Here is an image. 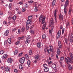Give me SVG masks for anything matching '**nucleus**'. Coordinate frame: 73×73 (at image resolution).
Listing matches in <instances>:
<instances>
[{
    "label": "nucleus",
    "mask_w": 73,
    "mask_h": 73,
    "mask_svg": "<svg viewBox=\"0 0 73 73\" xmlns=\"http://www.w3.org/2000/svg\"><path fill=\"white\" fill-rule=\"evenodd\" d=\"M18 39L19 40H22L24 39V37H19L18 38Z\"/></svg>",
    "instance_id": "nucleus-35"
},
{
    "label": "nucleus",
    "mask_w": 73,
    "mask_h": 73,
    "mask_svg": "<svg viewBox=\"0 0 73 73\" xmlns=\"http://www.w3.org/2000/svg\"><path fill=\"white\" fill-rule=\"evenodd\" d=\"M19 69H21V70L23 69V65H20L19 66Z\"/></svg>",
    "instance_id": "nucleus-32"
},
{
    "label": "nucleus",
    "mask_w": 73,
    "mask_h": 73,
    "mask_svg": "<svg viewBox=\"0 0 73 73\" xmlns=\"http://www.w3.org/2000/svg\"><path fill=\"white\" fill-rule=\"evenodd\" d=\"M34 5L36 7H38V3L37 2H35L34 3Z\"/></svg>",
    "instance_id": "nucleus-20"
},
{
    "label": "nucleus",
    "mask_w": 73,
    "mask_h": 73,
    "mask_svg": "<svg viewBox=\"0 0 73 73\" xmlns=\"http://www.w3.org/2000/svg\"><path fill=\"white\" fill-rule=\"evenodd\" d=\"M69 39L68 38H66L65 39V41L66 44H68V41H69Z\"/></svg>",
    "instance_id": "nucleus-26"
},
{
    "label": "nucleus",
    "mask_w": 73,
    "mask_h": 73,
    "mask_svg": "<svg viewBox=\"0 0 73 73\" xmlns=\"http://www.w3.org/2000/svg\"><path fill=\"white\" fill-rule=\"evenodd\" d=\"M7 40H5L4 42V45L5 46L6 45H7Z\"/></svg>",
    "instance_id": "nucleus-49"
},
{
    "label": "nucleus",
    "mask_w": 73,
    "mask_h": 73,
    "mask_svg": "<svg viewBox=\"0 0 73 73\" xmlns=\"http://www.w3.org/2000/svg\"><path fill=\"white\" fill-rule=\"evenodd\" d=\"M1 68L3 70H4V69L5 68V67L4 66H2L1 67Z\"/></svg>",
    "instance_id": "nucleus-62"
},
{
    "label": "nucleus",
    "mask_w": 73,
    "mask_h": 73,
    "mask_svg": "<svg viewBox=\"0 0 73 73\" xmlns=\"http://www.w3.org/2000/svg\"><path fill=\"white\" fill-rule=\"evenodd\" d=\"M23 54V52L20 53L18 55V56L20 57V56H22Z\"/></svg>",
    "instance_id": "nucleus-42"
},
{
    "label": "nucleus",
    "mask_w": 73,
    "mask_h": 73,
    "mask_svg": "<svg viewBox=\"0 0 73 73\" xmlns=\"http://www.w3.org/2000/svg\"><path fill=\"white\" fill-rule=\"evenodd\" d=\"M64 19V16L62 14H60L59 15V19L61 20H63Z\"/></svg>",
    "instance_id": "nucleus-13"
},
{
    "label": "nucleus",
    "mask_w": 73,
    "mask_h": 73,
    "mask_svg": "<svg viewBox=\"0 0 73 73\" xmlns=\"http://www.w3.org/2000/svg\"><path fill=\"white\" fill-rule=\"evenodd\" d=\"M29 55H31L32 54V50H30L29 52Z\"/></svg>",
    "instance_id": "nucleus-41"
},
{
    "label": "nucleus",
    "mask_w": 73,
    "mask_h": 73,
    "mask_svg": "<svg viewBox=\"0 0 73 73\" xmlns=\"http://www.w3.org/2000/svg\"><path fill=\"white\" fill-rule=\"evenodd\" d=\"M43 67L44 68H46L48 67V65L46 64H44L43 65Z\"/></svg>",
    "instance_id": "nucleus-38"
},
{
    "label": "nucleus",
    "mask_w": 73,
    "mask_h": 73,
    "mask_svg": "<svg viewBox=\"0 0 73 73\" xmlns=\"http://www.w3.org/2000/svg\"><path fill=\"white\" fill-rule=\"evenodd\" d=\"M70 38H73V34L72 33L70 35Z\"/></svg>",
    "instance_id": "nucleus-54"
},
{
    "label": "nucleus",
    "mask_w": 73,
    "mask_h": 73,
    "mask_svg": "<svg viewBox=\"0 0 73 73\" xmlns=\"http://www.w3.org/2000/svg\"><path fill=\"white\" fill-rule=\"evenodd\" d=\"M48 51V49L46 48H45L44 50V53H46V52Z\"/></svg>",
    "instance_id": "nucleus-44"
},
{
    "label": "nucleus",
    "mask_w": 73,
    "mask_h": 73,
    "mask_svg": "<svg viewBox=\"0 0 73 73\" xmlns=\"http://www.w3.org/2000/svg\"><path fill=\"white\" fill-rule=\"evenodd\" d=\"M39 21L40 22H41V21H42L41 23L42 24H44L42 27V30L43 31V30H44L45 27H46V24H45V23H44L45 21V18L44 17L43 18V15H41L40 16V17L39 19Z\"/></svg>",
    "instance_id": "nucleus-1"
},
{
    "label": "nucleus",
    "mask_w": 73,
    "mask_h": 73,
    "mask_svg": "<svg viewBox=\"0 0 73 73\" xmlns=\"http://www.w3.org/2000/svg\"><path fill=\"white\" fill-rule=\"evenodd\" d=\"M58 46H59V48L61 49L62 48V44L61 42V41H59L58 42Z\"/></svg>",
    "instance_id": "nucleus-12"
},
{
    "label": "nucleus",
    "mask_w": 73,
    "mask_h": 73,
    "mask_svg": "<svg viewBox=\"0 0 73 73\" xmlns=\"http://www.w3.org/2000/svg\"><path fill=\"white\" fill-rule=\"evenodd\" d=\"M52 67L53 69L56 70L57 68V65L55 64H52Z\"/></svg>",
    "instance_id": "nucleus-7"
},
{
    "label": "nucleus",
    "mask_w": 73,
    "mask_h": 73,
    "mask_svg": "<svg viewBox=\"0 0 73 73\" xmlns=\"http://www.w3.org/2000/svg\"><path fill=\"white\" fill-rule=\"evenodd\" d=\"M55 3L56 0H53L52 1V3L53 7H54V5H55Z\"/></svg>",
    "instance_id": "nucleus-19"
},
{
    "label": "nucleus",
    "mask_w": 73,
    "mask_h": 73,
    "mask_svg": "<svg viewBox=\"0 0 73 73\" xmlns=\"http://www.w3.org/2000/svg\"><path fill=\"white\" fill-rule=\"evenodd\" d=\"M16 30V28H14L13 29V30H12V32H15Z\"/></svg>",
    "instance_id": "nucleus-52"
},
{
    "label": "nucleus",
    "mask_w": 73,
    "mask_h": 73,
    "mask_svg": "<svg viewBox=\"0 0 73 73\" xmlns=\"http://www.w3.org/2000/svg\"><path fill=\"white\" fill-rule=\"evenodd\" d=\"M65 60L67 64H69V62H71L72 60L70 58L67 57V58H66Z\"/></svg>",
    "instance_id": "nucleus-5"
},
{
    "label": "nucleus",
    "mask_w": 73,
    "mask_h": 73,
    "mask_svg": "<svg viewBox=\"0 0 73 73\" xmlns=\"http://www.w3.org/2000/svg\"><path fill=\"white\" fill-rule=\"evenodd\" d=\"M50 27H53V22L52 21H50Z\"/></svg>",
    "instance_id": "nucleus-27"
},
{
    "label": "nucleus",
    "mask_w": 73,
    "mask_h": 73,
    "mask_svg": "<svg viewBox=\"0 0 73 73\" xmlns=\"http://www.w3.org/2000/svg\"><path fill=\"white\" fill-rule=\"evenodd\" d=\"M20 29H18V34H20Z\"/></svg>",
    "instance_id": "nucleus-58"
},
{
    "label": "nucleus",
    "mask_w": 73,
    "mask_h": 73,
    "mask_svg": "<svg viewBox=\"0 0 73 73\" xmlns=\"http://www.w3.org/2000/svg\"><path fill=\"white\" fill-rule=\"evenodd\" d=\"M70 56L72 60H73V55L72 54L70 53Z\"/></svg>",
    "instance_id": "nucleus-39"
},
{
    "label": "nucleus",
    "mask_w": 73,
    "mask_h": 73,
    "mask_svg": "<svg viewBox=\"0 0 73 73\" xmlns=\"http://www.w3.org/2000/svg\"><path fill=\"white\" fill-rule=\"evenodd\" d=\"M20 41L19 40L15 42V44L16 45H17L18 44H20Z\"/></svg>",
    "instance_id": "nucleus-34"
},
{
    "label": "nucleus",
    "mask_w": 73,
    "mask_h": 73,
    "mask_svg": "<svg viewBox=\"0 0 73 73\" xmlns=\"http://www.w3.org/2000/svg\"><path fill=\"white\" fill-rule=\"evenodd\" d=\"M14 72L15 73H17V72H18V70L16 69H15L14 70Z\"/></svg>",
    "instance_id": "nucleus-51"
},
{
    "label": "nucleus",
    "mask_w": 73,
    "mask_h": 73,
    "mask_svg": "<svg viewBox=\"0 0 73 73\" xmlns=\"http://www.w3.org/2000/svg\"><path fill=\"white\" fill-rule=\"evenodd\" d=\"M69 42H72L73 43V40L71 39L69 40Z\"/></svg>",
    "instance_id": "nucleus-53"
},
{
    "label": "nucleus",
    "mask_w": 73,
    "mask_h": 73,
    "mask_svg": "<svg viewBox=\"0 0 73 73\" xmlns=\"http://www.w3.org/2000/svg\"><path fill=\"white\" fill-rule=\"evenodd\" d=\"M8 19L9 20H12V17L11 16H9L8 18Z\"/></svg>",
    "instance_id": "nucleus-48"
},
{
    "label": "nucleus",
    "mask_w": 73,
    "mask_h": 73,
    "mask_svg": "<svg viewBox=\"0 0 73 73\" xmlns=\"http://www.w3.org/2000/svg\"><path fill=\"white\" fill-rule=\"evenodd\" d=\"M35 12H37V11H38V8H37V7H36L35 8Z\"/></svg>",
    "instance_id": "nucleus-46"
},
{
    "label": "nucleus",
    "mask_w": 73,
    "mask_h": 73,
    "mask_svg": "<svg viewBox=\"0 0 73 73\" xmlns=\"http://www.w3.org/2000/svg\"><path fill=\"white\" fill-rule=\"evenodd\" d=\"M18 53H19V50H16L14 52V54L15 55H16L18 54Z\"/></svg>",
    "instance_id": "nucleus-21"
},
{
    "label": "nucleus",
    "mask_w": 73,
    "mask_h": 73,
    "mask_svg": "<svg viewBox=\"0 0 73 73\" xmlns=\"http://www.w3.org/2000/svg\"><path fill=\"white\" fill-rule=\"evenodd\" d=\"M8 58V55L7 54H4L2 56V58L3 60H5Z\"/></svg>",
    "instance_id": "nucleus-10"
},
{
    "label": "nucleus",
    "mask_w": 73,
    "mask_h": 73,
    "mask_svg": "<svg viewBox=\"0 0 73 73\" xmlns=\"http://www.w3.org/2000/svg\"><path fill=\"white\" fill-rule=\"evenodd\" d=\"M61 35V31L59 30L57 34V38H60V36Z\"/></svg>",
    "instance_id": "nucleus-11"
},
{
    "label": "nucleus",
    "mask_w": 73,
    "mask_h": 73,
    "mask_svg": "<svg viewBox=\"0 0 73 73\" xmlns=\"http://www.w3.org/2000/svg\"><path fill=\"white\" fill-rule=\"evenodd\" d=\"M64 57H61L60 59V60H61V61L64 60Z\"/></svg>",
    "instance_id": "nucleus-59"
},
{
    "label": "nucleus",
    "mask_w": 73,
    "mask_h": 73,
    "mask_svg": "<svg viewBox=\"0 0 73 73\" xmlns=\"http://www.w3.org/2000/svg\"><path fill=\"white\" fill-rule=\"evenodd\" d=\"M46 37V35H42V38L43 39L45 38Z\"/></svg>",
    "instance_id": "nucleus-47"
},
{
    "label": "nucleus",
    "mask_w": 73,
    "mask_h": 73,
    "mask_svg": "<svg viewBox=\"0 0 73 73\" xmlns=\"http://www.w3.org/2000/svg\"><path fill=\"white\" fill-rule=\"evenodd\" d=\"M39 55L38 54L36 55L34 57L35 60H37L39 58Z\"/></svg>",
    "instance_id": "nucleus-23"
},
{
    "label": "nucleus",
    "mask_w": 73,
    "mask_h": 73,
    "mask_svg": "<svg viewBox=\"0 0 73 73\" xmlns=\"http://www.w3.org/2000/svg\"><path fill=\"white\" fill-rule=\"evenodd\" d=\"M16 15H15L12 17V19L14 21H15V20H16Z\"/></svg>",
    "instance_id": "nucleus-29"
},
{
    "label": "nucleus",
    "mask_w": 73,
    "mask_h": 73,
    "mask_svg": "<svg viewBox=\"0 0 73 73\" xmlns=\"http://www.w3.org/2000/svg\"><path fill=\"white\" fill-rule=\"evenodd\" d=\"M51 51L52 52H53V47L51 45H50V49L47 50L48 54H50V52Z\"/></svg>",
    "instance_id": "nucleus-4"
},
{
    "label": "nucleus",
    "mask_w": 73,
    "mask_h": 73,
    "mask_svg": "<svg viewBox=\"0 0 73 73\" xmlns=\"http://www.w3.org/2000/svg\"><path fill=\"white\" fill-rule=\"evenodd\" d=\"M56 13H57V11H56V10H55L54 11V17L55 20V21L56 23V22L57 21V17H56Z\"/></svg>",
    "instance_id": "nucleus-6"
},
{
    "label": "nucleus",
    "mask_w": 73,
    "mask_h": 73,
    "mask_svg": "<svg viewBox=\"0 0 73 73\" xmlns=\"http://www.w3.org/2000/svg\"><path fill=\"white\" fill-rule=\"evenodd\" d=\"M31 38V36H27L26 37V39H28V40H29V39Z\"/></svg>",
    "instance_id": "nucleus-45"
},
{
    "label": "nucleus",
    "mask_w": 73,
    "mask_h": 73,
    "mask_svg": "<svg viewBox=\"0 0 73 73\" xmlns=\"http://www.w3.org/2000/svg\"><path fill=\"white\" fill-rule=\"evenodd\" d=\"M3 24H4V25H6L7 24V23L6 22V21H3Z\"/></svg>",
    "instance_id": "nucleus-50"
},
{
    "label": "nucleus",
    "mask_w": 73,
    "mask_h": 73,
    "mask_svg": "<svg viewBox=\"0 0 73 73\" xmlns=\"http://www.w3.org/2000/svg\"><path fill=\"white\" fill-rule=\"evenodd\" d=\"M15 10L17 12H19V8L17 7L15 9Z\"/></svg>",
    "instance_id": "nucleus-56"
},
{
    "label": "nucleus",
    "mask_w": 73,
    "mask_h": 73,
    "mask_svg": "<svg viewBox=\"0 0 73 73\" xmlns=\"http://www.w3.org/2000/svg\"><path fill=\"white\" fill-rule=\"evenodd\" d=\"M68 4H69V1L68 0H66L64 4V11L65 15H66L67 12H68V10L66 8H67V7H68Z\"/></svg>",
    "instance_id": "nucleus-2"
},
{
    "label": "nucleus",
    "mask_w": 73,
    "mask_h": 73,
    "mask_svg": "<svg viewBox=\"0 0 73 73\" xmlns=\"http://www.w3.org/2000/svg\"><path fill=\"white\" fill-rule=\"evenodd\" d=\"M13 61V59L11 58H9L7 60V62L8 63H11Z\"/></svg>",
    "instance_id": "nucleus-9"
},
{
    "label": "nucleus",
    "mask_w": 73,
    "mask_h": 73,
    "mask_svg": "<svg viewBox=\"0 0 73 73\" xmlns=\"http://www.w3.org/2000/svg\"><path fill=\"white\" fill-rule=\"evenodd\" d=\"M7 42L9 44H11L12 42H11V38H9L7 40Z\"/></svg>",
    "instance_id": "nucleus-18"
},
{
    "label": "nucleus",
    "mask_w": 73,
    "mask_h": 73,
    "mask_svg": "<svg viewBox=\"0 0 73 73\" xmlns=\"http://www.w3.org/2000/svg\"><path fill=\"white\" fill-rule=\"evenodd\" d=\"M28 20H31L32 19V16H30L28 17Z\"/></svg>",
    "instance_id": "nucleus-33"
},
{
    "label": "nucleus",
    "mask_w": 73,
    "mask_h": 73,
    "mask_svg": "<svg viewBox=\"0 0 73 73\" xmlns=\"http://www.w3.org/2000/svg\"><path fill=\"white\" fill-rule=\"evenodd\" d=\"M71 13H72V10H71V9H70L68 15H71Z\"/></svg>",
    "instance_id": "nucleus-37"
},
{
    "label": "nucleus",
    "mask_w": 73,
    "mask_h": 73,
    "mask_svg": "<svg viewBox=\"0 0 73 73\" xmlns=\"http://www.w3.org/2000/svg\"><path fill=\"white\" fill-rule=\"evenodd\" d=\"M44 71L45 72H48L49 71V68H45L44 69Z\"/></svg>",
    "instance_id": "nucleus-28"
},
{
    "label": "nucleus",
    "mask_w": 73,
    "mask_h": 73,
    "mask_svg": "<svg viewBox=\"0 0 73 73\" xmlns=\"http://www.w3.org/2000/svg\"><path fill=\"white\" fill-rule=\"evenodd\" d=\"M52 61H50L48 62L49 64H52Z\"/></svg>",
    "instance_id": "nucleus-64"
},
{
    "label": "nucleus",
    "mask_w": 73,
    "mask_h": 73,
    "mask_svg": "<svg viewBox=\"0 0 73 73\" xmlns=\"http://www.w3.org/2000/svg\"><path fill=\"white\" fill-rule=\"evenodd\" d=\"M25 57L26 58V59H27V60H29V56H28V54H25Z\"/></svg>",
    "instance_id": "nucleus-30"
},
{
    "label": "nucleus",
    "mask_w": 73,
    "mask_h": 73,
    "mask_svg": "<svg viewBox=\"0 0 73 73\" xmlns=\"http://www.w3.org/2000/svg\"><path fill=\"white\" fill-rule=\"evenodd\" d=\"M41 42H39L37 44V45L38 48H40L41 47Z\"/></svg>",
    "instance_id": "nucleus-24"
},
{
    "label": "nucleus",
    "mask_w": 73,
    "mask_h": 73,
    "mask_svg": "<svg viewBox=\"0 0 73 73\" xmlns=\"http://www.w3.org/2000/svg\"><path fill=\"white\" fill-rule=\"evenodd\" d=\"M4 53V51L3 50L0 51V54H3Z\"/></svg>",
    "instance_id": "nucleus-36"
},
{
    "label": "nucleus",
    "mask_w": 73,
    "mask_h": 73,
    "mask_svg": "<svg viewBox=\"0 0 73 73\" xmlns=\"http://www.w3.org/2000/svg\"><path fill=\"white\" fill-rule=\"evenodd\" d=\"M26 40L25 41V42L26 44H28V43H29L30 42V40L29 39H26Z\"/></svg>",
    "instance_id": "nucleus-31"
},
{
    "label": "nucleus",
    "mask_w": 73,
    "mask_h": 73,
    "mask_svg": "<svg viewBox=\"0 0 73 73\" xmlns=\"http://www.w3.org/2000/svg\"><path fill=\"white\" fill-rule=\"evenodd\" d=\"M9 32V30H7L4 33V36H8Z\"/></svg>",
    "instance_id": "nucleus-15"
},
{
    "label": "nucleus",
    "mask_w": 73,
    "mask_h": 73,
    "mask_svg": "<svg viewBox=\"0 0 73 73\" xmlns=\"http://www.w3.org/2000/svg\"><path fill=\"white\" fill-rule=\"evenodd\" d=\"M19 4H20V5H22V4H23V3L22 2H19Z\"/></svg>",
    "instance_id": "nucleus-61"
},
{
    "label": "nucleus",
    "mask_w": 73,
    "mask_h": 73,
    "mask_svg": "<svg viewBox=\"0 0 73 73\" xmlns=\"http://www.w3.org/2000/svg\"><path fill=\"white\" fill-rule=\"evenodd\" d=\"M31 64V61L29 60H28L27 61V65L29 66V65Z\"/></svg>",
    "instance_id": "nucleus-40"
},
{
    "label": "nucleus",
    "mask_w": 73,
    "mask_h": 73,
    "mask_svg": "<svg viewBox=\"0 0 73 73\" xmlns=\"http://www.w3.org/2000/svg\"><path fill=\"white\" fill-rule=\"evenodd\" d=\"M6 72H8L10 70V68L9 67H6L5 69Z\"/></svg>",
    "instance_id": "nucleus-22"
},
{
    "label": "nucleus",
    "mask_w": 73,
    "mask_h": 73,
    "mask_svg": "<svg viewBox=\"0 0 73 73\" xmlns=\"http://www.w3.org/2000/svg\"><path fill=\"white\" fill-rule=\"evenodd\" d=\"M64 29H63L62 30V34H64Z\"/></svg>",
    "instance_id": "nucleus-63"
},
{
    "label": "nucleus",
    "mask_w": 73,
    "mask_h": 73,
    "mask_svg": "<svg viewBox=\"0 0 73 73\" xmlns=\"http://www.w3.org/2000/svg\"><path fill=\"white\" fill-rule=\"evenodd\" d=\"M25 27H23L21 29V32H24V31H25Z\"/></svg>",
    "instance_id": "nucleus-25"
},
{
    "label": "nucleus",
    "mask_w": 73,
    "mask_h": 73,
    "mask_svg": "<svg viewBox=\"0 0 73 73\" xmlns=\"http://www.w3.org/2000/svg\"><path fill=\"white\" fill-rule=\"evenodd\" d=\"M22 12H24L25 11V8H23L22 9Z\"/></svg>",
    "instance_id": "nucleus-55"
},
{
    "label": "nucleus",
    "mask_w": 73,
    "mask_h": 73,
    "mask_svg": "<svg viewBox=\"0 0 73 73\" xmlns=\"http://www.w3.org/2000/svg\"><path fill=\"white\" fill-rule=\"evenodd\" d=\"M31 21L29 20H27V24L26 25V29L27 31V30H28V29H29V24H31Z\"/></svg>",
    "instance_id": "nucleus-3"
},
{
    "label": "nucleus",
    "mask_w": 73,
    "mask_h": 73,
    "mask_svg": "<svg viewBox=\"0 0 73 73\" xmlns=\"http://www.w3.org/2000/svg\"><path fill=\"white\" fill-rule=\"evenodd\" d=\"M25 8H27V7H28V4L27 3H25Z\"/></svg>",
    "instance_id": "nucleus-57"
},
{
    "label": "nucleus",
    "mask_w": 73,
    "mask_h": 73,
    "mask_svg": "<svg viewBox=\"0 0 73 73\" xmlns=\"http://www.w3.org/2000/svg\"><path fill=\"white\" fill-rule=\"evenodd\" d=\"M68 67L70 70L72 69V66L70 64H68Z\"/></svg>",
    "instance_id": "nucleus-16"
},
{
    "label": "nucleus",
    "mask_w": 73,
    "mask_h": 73,
    "mask_svg": "<svg viewBox=\"0 0 73 73\" xmlns=\"http://www.w3.org/2000/svg\"><path fill=\"white\" fill-rule=\"evenodd\" d=\"M9 8L10 10H12V3H10L9 5Z\"/></svg>",
    "instance_id": "nucleus-17"
},
{
    "label": "nucleus",
    "mask_w": 73,
    "mask_h": 73,
    "mask_svg": "<svg viewBox=\"0 0 73 73\" xmlns=\"http://www.w3.org/2000/svg\"><path fill=\"white\" fill-rule=\"evenodd\" d=\"M69 22H67L66 25V27H67V28H68V27H69Z\"/></svg>",
    "instance_id": "nucleus-43"
},
{
    "label": "nucleus",
    "mask_w": 73,
    "mask_h": 73,
    "mask_svg": "<svg viewBox=\"0 0 73 73\" xmlns=\"http://www.w3.org/2000/svg\"><path fill=\"white\" fill-rule=\"evenodd\" d=\"M33 2V1H28L29 3H32Z\"/></svg>",
    "instance_id": "nucleus-60"
},
{
    "label": "nucleus",
    "mask_w": 73,
    "mask_h": 73,
    "mask_svg": "<svg viewBox=\"0 0 73 73\" xmlns=\"http://www.w3.org/2000/svg\"><path fill=\"white\" fill-rule=\"evenodd\" d=\"M60 48H58L57 49V54L58 56H59L60 54V53H61V51L60 50Z\"/></svg>",
    "instance_id": "nucleus-14"
},
{
    "label": "nucleus",
    "mask_w": 73,
    "mask_h": 73,
    "mask_svg": "<svg viewBox=\"0 0 73 73\" xmlns=\"http://www.w3.org/2000/svg\"><path fill=\"white\" fill-rule=\"evenodd\" d=\"M25 58L23 57L22 58H21L19 60V62L21 64H23L25 61Z\"/></svg>",
    "instance_id": "nucleus-8"
}]
</instances>
